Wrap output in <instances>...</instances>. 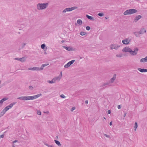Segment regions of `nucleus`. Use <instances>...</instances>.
<instances>
[{"instance_id": "obj_36", "label": "nucleus", "mask_w": 147, "mask_h": 147, "mask_svg": "<svg viewBox=\"0 0 147 147\" xmlns=\"http://www.w3.org/2000/svg\"><path fill=\"white\" fill-rule=\"evenodd\" d=\"M45 47V44H42L41 45V48L42 49H44Z\"/></svg>"}, {"instance_id": "obj_4", "label": "nucleus", "mask_w": 147, "mask_h": 147, "mask_svg": "<svg viewBox=\"0 0 147 147\" xmlns=\"http://www.w3.org/2000/svg\"><path fill=\"white\" fill-rule=\"evenodd\" d=\"M138 48L136 47L134 49V51H132L131 49V52H130V54L132 55L135 56L138 53Z\"/></svg>"}, {"instance_id": "obj_47", "label": "nucleus", "mask_w": 147, "mask_h": 147, "mask_svg": "<svg viewBox=\"0 0 147 147\" xmlns=\"http://www.w3.org/2000/svg\"><path fill=\"white\" fill-rule=\"evenodd\" d=\"M85 103L86 104H88V100H86L85 101Z\"/></svg>"}, {"instance_id": "obj_16", "label": "nucleus", "mask_w": 147, "mask_h": 147, "mask_svg": "<svg viewBox=\"0 0 147 147\" xmlns=\"http://www.w3.org/2000/svg\"><path fill=\"white\" fill-rule=\"evenodd\" d=\"M39 68L38 67H30L28 69V70H32V71H38L39 70Z\"/></svg>"}, {"instance_id": "obj_30", "label": "nucleus", "mask_w": 147, "mask_h": 147, "mask_svg": "<svg viewBox=\"0 0 147 147\" xmlns=\"http://www.w3.org/2000/svg\"><path fill=\"white\" fill-rule=\"evenodd\" d=\"M9 108L8 107V106H7L3 110L5 112H6L7 111L9 110Z\"/></svg>"}, {"instance_id": "obj_54", "label": "nucleus", "mask_w": 147, "mask_h": 147, "mask_svg": "<svg viewBox=\"0 0 147 147\" xmlns=\"http://www.w3.org/2000/svg\"><path fill=\"white\" fill-rule=\"evenodd\" d=\"M49 113L48 111H47L46 113L47 114Z\"/></svg>"}, {"instance_id": "obj_41", "label": "nucleus", "mask_w": 147, "mask_h": 147, "mask_svg": "<svg viewBox=\"0 0 147 147\" xmlns=\"http://www.w3.org/2000/svg\"><path fill=\"white\" fill-rule=\"evenodd\" d=\"M104 135L107 138H110V136L109 135H107L106 134H104Z\"/></svg>"}, {"instance_id": "obj_40", "label": "nucleus", "mask_w": 147, "mask_h": 147, "mask_svg": "<svg viewBox=\"0 0 147 147\" xmlns=\"http://www.w3.org/2000/svg\"><path fill=\"white\" fill-rule=\"evenodd\" d=\"M76 109V108L75 107H72L71 110V111H73L74 110Z\"/></svg>"}, {"instance_id": "obj_11", "label": "nucleus", "mask_w": 147, "mask_h": 147, "mask_svg": "<svg viewBox=\"0 0 147 147\" xmlns=\"http://www.w3.org/2000/svg\"><path fill=\"white\" fill-rule=\"evenodd\" d=\"M116 74H114L112 78L111 79L110 81L109 82L110 84H111V83H112L114 82L116 78Z\"/></svg>"}, {"instance_id": "obj_21", "label": "nucleus", "mask_w": 147, "mask_h": 147, "mask_svg": "<svg viewBox=\"0 0 147 147\" xmlns=\"http://www.w3.org/2000/svg\"><path fill=\"white\" fill-rule=\"evenodd\" d=\"M77 23L80 25H81L82 24V22L81 20H78L77 21Z\"/></svg>"}, {"instance_id": "obj_42", "label": "nucleus", "mask_w": 147, "mask_h": 147, "mask_svg": "<svg viewBox=\"0 0 147 147\" xmlns=\"http://www.w3.org/2000/svg\"><path fill=\"white\" fill-rule=\"evenodd\" d=\"M29 88L30 90H32L33 89V88L32 86H30L29 87Z\"/></svg>"}, {"instance_id": "obj_48", "label": "nucleus", "mask_w": 147, "mask_h": 147, "mask_svg": "<svg viewBox=\"0 0 147 147\" xmlns=\"http://www.w3.org/2000/svg\"><path fill=\"white\" fill-rule=\"evenodd\" d=\"M108 113L109 114H110L111 113V111L110 110H109L108 111Z\"/></svg>"}, {"instance_id": "obj_9", "label": "nucleus", "mask_w": 147, "mask_h": 147, "mask_svg": "<svg viewBox=\"0 0 147 147\" xmlns=\"http://www.w3.org/2000/svg\"><path fill=\"white\" fill-rule=\"evenodd\" d=\"M111 86L110 83L109 82H106L102 83L100 86V87L105 88L106 86Z\"/></svg>"}, {"instance_id": "obj_7", "label": "nucleus", "mask_w": 147, "mask_h": 147, "mask_svg": "<svg viewBox=\"0 0 147 147\" xmlns=\"http://www.w3.org/2000/svg\"><path fill=\"white\" fill-rule=\"evenodd\" d=\"M62 72H60V74L58 76L55 77L53 78V80H54L55 83L56 82L59 81L60 80L61 77H62Z\"/></svg>"}, {"instance_id": "obj_38", "label": "nucleus", "mask_w": 147, "mask_h": 147, "mask_svg": "<svg viewBox=\"0 0 147 147\" xmlns=\"http://www.w3.org/2000/svg\"><path fill=\"white\" fill-rule=\"evenodd\" d=\"M90 29V27L89 26H86V29L87 30H89Z\"/></svg>"}, {"instance_id": "obj_46", "label": "nucleus", "mask_w": 147, "mask_h": 147, "mask_svg": "<svg viewBox=\"0 0 147 147\" xmlns=\"http://www.w3.org/2000/svg\"><path fill=\"white\" fill-rule=\"evenodd\" d=\"M121 107L120 105H118V108L119 109H121Z\"/></svg>"}, {"instance_id": "obj_27", "label": "nucleus", "mask_w": 147, "mask_h": 147, "mask_svg": "<svg viewBox=\"0 0 147 147\" xmlns=\"http://www.w3.org/2000/svg\"><path fill=\"white\" fill-rule=\"evenodd\" d=\"M26 60V59L24 57H23L22 58L19 59V61L22 62H24Z\"/></svg>"}, {"instance_id": "obj_50", "label": "nucleus", "mask_w": 147, "mask_h": 147, "mask_svg": "<svg viewBox=\"0 0 147 147\" xmlns=\"http://www.w3.org/2000/svg\"><path fill=\"white\" fill-rule=\"evenodd\" d=\"M19 59L20 58H16L15 59L19 60Z\"/></svg>"}, {"instance_id": "obj_34", "label": "nucleus", "mask_w": 147, "mask_h": 147, "mask_svg": "<svg viewBox=\"0 0 147 147\" xmlns=\"http://www.w3.org/2000/svg\"><path fill=\"white\" fill-rule=\"evenodd\" d=\"M116 56L117 57H122V54H117L116 55Z\"/></svg>"}, {"instance_id": "obj_6", "label": "nucleus", "mask_w": 147, "mask_h": 147, "mask_svg": "<svg viewBox=\"0 0 147 147\" xmlns=\"http://www.w3.org/2000/svg\"><path fill=\"white\" fill-rule=\"evenodd\" d=\"M17 99L21 100H30V96H21L17 98Z\"/></svg>"}, {"instance_id": "obj_37", "label": "nucleus", "mask_w": 147, "mask_h": 147, "mask_svg": "<svg viewBox=\"0 0 147 147\" xmlns=\"http://www.w3.org/2000/svg\"><path fill=\"white\" fill-rule=\"evenodd\" d=\"M37 114L38 115H40L41 114V113L40 111H38L37 112Z\"/></svg>"}, {"instance_id": "obj_35", "label": "nucleus", "mask_w": 147, "mask_h": 147, "mask_svg": "<svg viewBox=\"0 0 147 147\" xmlns=\"http://www.w3.org/2000/svg\"><path fill=\"white\" fill-rule=\"evenodd\" d=\"M98 15L100 16L101 17L104 15V14L103 13H99L98 14Z\"/></svg>"}, {"instance_id": "obj_55", "label": "nucleus", "mask_w": 147, "mask_h": 147, "mask_svg": "<svg viewBox=\"0 0 147 147\" xmlns=\"http://www.w3.org/2000/svg\"><path fill=\"white\" fill-rule=\"evenodd\" d=\"M104 118L105 119H106L105 118V117H104Z\"/></svg>"}, {"instance_id": "obj_12", "label": "nucleus", "mask_w": 147, "mask_h": 147, "mask_svg": "<svg viewBox=\"0 0 147 147\" xmlns=\"http://www.w3.org/2000/svg\"><path fill=\"white\" fill-rule=\"evenodd\" d=\"M131 49L128 47H125L122 50V51L124 52H129L130 53Z\"/></svg>"}, {"instance_id": "obj_51", "label": "nucleus", "mask_w": 147, "mask_h": 147, "mask_svg": "<svg viewBox=\"0 0 147 147\" xmlns=\"http://www.w3.org/2000/svg\"><path fill=\"white\" fill-rule=\"evenodd\" d=\"M126 113H125L123 115L124 117H125L126 116Z\"/></svg>"}, {"instance_id": "obj_28", "label": "nucleus", "mask_w": 147, "mask_h": 147, "mask_svg": "<svg viewBox=\"0 0 147 147\" xmlns=\"http://www.w3.org/2000/svg\"><path fill=\"white\" fill-rule=\"evenodd\" d=\"M47 82L50 84H52L55 83L54 80L53 79L51 81L48 80L47 81Z\"/></svg>"}, {"instance_id": "obj_15", "label": "nucleus", "mask_w": 147, "mask_h": 147, "mask_svg": "<svg viewBox=\"0 0 147 147\" xmlns=\"http://www.w3.org/2000/svg\"><path fill=\"white\" fill-rule=\"evenodd\" d=\"M8 99V98H4L3 99H2L1 100H0V107H1L2 106L3 102L6 101V100H7Z\"/></svg>"}, {"instance_id": "obj_19", "label": "nucleus", "mask_w": 147, "mask_h": 147, "mask_svg": "<svg viewBox=\"0 0 147 147\" xmlns=\"http://www.w3.org/2000/svg\"><path fill=\"white\" fill-rule=\"evenodd\" d=\"M16 103H17V102H12V103H11L9 105H8L7 106H8V107H9V109H10L11 108L13 107V106L14 105H15Z\"/></svg>"}, {"instance_id": "obj_57", "label": "nucleus", "mask_w": 147, "mask_h": 147, "mask_svg": "<svg viewBox=\"0 0 147 147\" xmlns=\"http://www.w3.org/2000/svg\"><path fill=\"white\" fill-rule=\"evenodd\" d=\"M105 18L106 19H107V18L106 17H105Z\"/></svg>"}, {"instance_id": "obj_53", "label": "nucleus", "mask_w": 147, "mask_h": 147, "mask_svg": "<svg viewBox=\"0 0 147 147\" xmlns=\"http://www.w3.org/2000/svg\"><path fill=\"white\" fill-rule=\"evenodd\" d=\"M61 42H64V40H62V41Z\"/></svg>"}, {"instance_id": "obj_56", "label": "nucleus", "mask_w": 147, "mask_h": 147, "mask_svg": "<svg viewBox=\"0 0 147 147\" xmlns=\"http://www.w3.org/2000/svg\"><path fill=\"white\" fill-rule=\"evenodd\" d=\"M49 65V64H47L46 65H47H47Z\"/></svg>"}, {"instance_id": "obj_2", "label": "nucleus", "mask_w": 147, "mask_h": 147, "mask_svg": "<svg viewBox=\"0 0 147 147\" xmlns=\"http://www.w3.org/2000/svg\"><path fill=\"white\" fill-rule=\"evenodd\" d=\"M38 10H42L46 8V3H38L36 5Z\"/></svg>"}, {"instance_id": "obj_26", "label": "nucleus", "mask_w": 147, "mask_h": 147, "mask_svg": "<svg viewBox=\"0 0 147 147\" xmlns=\"http://www.w3.org/2000/svg\"><path fill=\"white\" fill-rule=\"evenodd\" d=\"M138 125L137 123L136 122L135 123L134 126V128L135 131H136V129L138 127Z\"/></svg>"}, {"instance_id": "obj_33", "label": "nucleus", "mask_w": 147, "mask_h": 147, "mask_svg": "<svg viewBox=\"0 0 147 147\" xmlns=\"http://www.w3.org/2000/svg\"><path fill=\"white\" fill-rule=\"evenodd\" d=\"M80 35L82 36H84L86 34V33L85 32H81L80 33Z\"/></svg>"}, {"instance_id": "obj_39", "label": "nucleus", "mask_w": 147, "mask_h": 147, "mask_svg": "<svg viewBox=\"0 0 147 147\" xmlns=\"http://www.w3.org/2000/svg\"><path fill=\"white\" fill-rule=\"evenodd\" d=\"M60 97L63 98H65V96L63 94L61 95Z\"/></svg>"}, {"instance_id": "obj_24", "label": "nucleus", "mask_w": 147, "mask_h": 147, "mask_svg": "<svg viewBox=\"0 0 147 147\" xmlns=\"http://www.w3.org/2000/svg\"><path fill=\"white\" fill-rule=\"evenodd\" d=\"M6 112L3 110L0 113V117H1L3 116L4 114Z\"/></svg>"}, {"instance_id": "obj_58", "label": "nucleus", "mask_w": 147, "mask_h": 147, "mask_svg": "<svg viewBox=\"0 0 147 147\" xmlns=\"http://www.w3.org/2000/svg\"><path fill=\"white\" fill-rule=\"evenodd\" d=\"M47 4H47V3H46V4H47Z\"/></svg>"}, {"instance_id": "obj_43", "label": "nucleus", "mask_w": 147, "mask_h": 147, "mask_svg": "<svg viewBox=\"0 0 147 147\" xmlns=\"http://www.w3.org/2000/svg\"><path fill=\"white\" fill-rule=\"evenodd\" d=\"M18 142V140H16L13 142V143H15L17 142Z\"/></svg>"}, {"instance_id": "obj_13", "label": "nucleus", "mask_w": 147, "mask_h": 147, "mask_svg": "<svg viewBox=\"0 0 147 147\" xmlns=\"http://www.w3.org/2000/svg\"><path fill=\"white\" fill-rule=\"evenodd\" d=\"M142 17L141 15H139L136 16L135 18L134 19V20L135 22H136L140 19Z\"/></svg>"}, {"instance_id": "obj_32", "label": "nucleus", "mask_w": 147, "mask_h": 147, "mask_svg": "<svg viewBox=\"0 0 147 147\" xmlns=\"http://www.w3.org/2000/svg\"><path fill=\"white\" fill-rule=\"evenodd\" d=\"M65 49H66V50L68 51H70V49L69 47H67L65 46H64L63 47Z\"/></svg>"}, {"instance_id": "obj_49", "label": "nucleus", "mask_w": 147, "mask_h": 147, "mask_svg": "<svg viewBox=\"0 0 147 147\" xmlns=\"http://www.w3.org/2000/svg\"><path fill=\"white\" fill-rule=\"evenodd\" d=\"M112 124V122H111L110 123L109 125H111Z\"/></svg>"}, {"instance_id": "obj_3", "label": "nucleus", "mask_w": 147, "mask_h": 147, "mask_svg": "<svg viewBox=\"0 0 147 147\" xmlns=\"http://www.w3.org/2000/svg\"><path fill=\"white\" fill-rule=\"evenodd\" d=\"M77 8L76 6H74L71 8H67L65 9L62 12L66 13L67 11H71Z\"/></svg>"}, {"instance_id": "obj_29", "label": "nucleus", "mask_w": 147, "mask_h": 147, "mask_svg": "<svg viewBox=\"0 0 147 147\" xmlns=\"http://www.w3.org/2000/svg\"><path fill=\"white\" fill-rule=\"evenodd\" d=\"M75 60H72L71 61L69 62L68 63L69 64L71 65V64H72L73 63L75 62Z\"/></svg>"}, {"instance_id": "obj_17", "label": "nucleus", "mask_w": 147, "mask_h": 147, "mask_svg": "<svg viewBox=\"0 0 147 147\" xmlns=\"http://www.w3.org/2000/svg\"><path fill=\"white\" fill-rule=\"evenodd\" d=\"M140 63H144L147 62V57H146L145 58H142L140 60Z\"/></svg>"}, {"instance_id": "obj_18", "label": "nucleus", "mask_w": 147, "mask_h": 147, "mask_svg": "<svg viewBox=\"0 0 147 147\" xmlns=\"http://www.w3.org/2000/svg\"><path fill=\"white\" fill-rule=\"evenodd\" d=\"M138 70L141 72H147V69H141L140 68L138 69Z\"/></svg>"}, {"instance_id": "obj_44", "label": "nucleus", "mask_w": 147, "mask_h": 147, "mask_svg": "<svg viewBox=\"0 0 147 147\" xmlns=\"http://www.w3.org/2000/svg\"><path fill=\"white\" fill-rule=\"evenodd\" d=\"M47 146H48V147H54L52 145H48L47 144Z\"/></svg>"}, {"instance_id": "obj_5", "label": "nucleus", "mask_w": 147, "mask_h": 147, "mask_svg": "<svg viewBox=\"0 0 147 147\" xmlns=\"http://www.w3.org/2000/svg\"><path fill=\"white\" fill-rule=\"evenodd\" d=\"M131 39L129 37L126 38L123 40L122 42L125 45L129 44L131 42Z\"/></svg>"}, {"instance_id": "obj_22", "label": "nucleus", "mask_w": 147, "mask_h": 147, "mask_svg": "<svg viewBox=\"0 0 147 147\" xmlns=\"http://www.w3.org/2000/svg\"><path fill=\"white\" fill-rule=\"evenodd\" d=\"M86 17L92 20H94V18L91 16L86 15Z\"/></svg>"}, {"instance_id": "obj_8", "label": "nucleus", "mask_w": 147, "mask_h": 147, "mask_svg": "<svg viewBox=\"0 0 147 147\" xmlns=\"http://www.w3.org/2000/svg\"><path fill=\"white\" fill-rule=\"evenodd\" d=\"M119 47H120L119 45L116 44H112L110 46V47L111 49H115L117 50Z\"/></svg>"}, {"instance_id": "obj_1", "label": "nucleus", "mask_w": 147, "mask_h": 147, "mask_svg": "<svg viewBox=\"0 0 147 147\" xmlns=\"http://www.w3.org/2000/svg\"><path fill=\"white\" fill-rule=\"evenodd\" d=\"M137 10L134 9H127L123 13V14L125 15H131L137 12Z\"/></svg>"}, {"instance_id": "obj_20", "label": "nucleus", "mask_w": 147, "mask_h": 147, "mask_svg": "<svg viewBox=\"0 0 147 147\" xmlns=\"http://www.w3.org/2000/svg\"><path fill=\"white\" fill-rule=\"evenodd\" d=\"M133 33L136 37H139L140 36V35L138 32H134Z\"/></svg>"}, {"instance_id": "obj_45", "label": "nucleus", "mask_w": 147, "mask_h": 147, "mask_svg": "<svg viewBox=\"0 0 147 147\" xmlns=\"http://www.w3.org/2000/svg\"><path fill=\"white\" fill-rule=\"evenodd\" d=\"M26 45V43H23L22 44V47H24Z\"/></svg>"}, {"instance_id": "obj_23", "label": "nucleus", "mask_w": 147, "mask_h": 147, "mask_svg": "<svg viewBox=\"0 0 147 147\" xmlns=\"http://www.w3.org/2000/svg\"><path fill=\"white\" fill-rule=\"evenodd\" d=\"M54 141L55 143L58 145L59 146H61V144L60 143V142L58 140H55Z\"/></svg>"}, {"instance_id": "obj_14", "label": "nucleus", "mask_w": 147, "mask_h": 147, "mask_svg": "<svg viewBox=\"0 0 147 147\" xmlns=\"http://www.w3.org/2000/svg\"><path fill=\"white\" fill-rule=\"evenodd\" d=\"M140 35V34H142L145 33L146 32V30L144 28H142L140 31L138 32Z\"/></svg>"}, {"instance_id": "obj_10", "label": "nucleus", "mask_w": 147, "mask_h": 147, "mask_svg": "<svg viewBox=\"0 0 147 147\" xmlns=\"http://www.w3.org/2000/svg\"><path fill=\"white\" fill-rule=\"evenodd\" d=\"M41 94H39L35 95H34L32 96H30V100H33L35 99L41 95Z\"/></svg>"}, {"instance_id": "obj_31", "label": "nucleus", "mask_w": 147, "mask_h": 147, "mask_svg": "<svg viewBox=\"0 0 147 147\" xmlns=\"http://www.w3.org/2000/svg\"><path fill=\"white\" fill-rule=\"evenodd\" d=\"M70 65L68 63H67L64 66V67L65 68H67L69 67L70 66Z\"/></svg>"}, {"instance_id": "obj_25", "label": "nucleus", "mask_w": 147, "mask_h": 147, "mask_svg": "<svg viewBox=\"0 0 147 147\" xmlns=\"http://www.w3.org/2000/svg\"><path fill=\"white\" fill-rule=\"evenodd\" d=\"M45 66H46V64H42V66H41V67H40V68L39 67H38V68L39 69L38 71H39V70H42L43 69L44 67H45Z\"/></svg>"}, {"instance_id": "obj_52", "label": "nucleus", "mask_w": 147, "mask_h": 147, "mask_svg": "<svg viewBox=\"0 0 147 147\" xmlns=\"http://www.w3.org/2000/svg\"><path fill=\"white\" fill-rule=\"evenodd\" d=\"M12 147H15L14 146V145L13 144L12 145Z\"/></svg>"}]
</instances>
